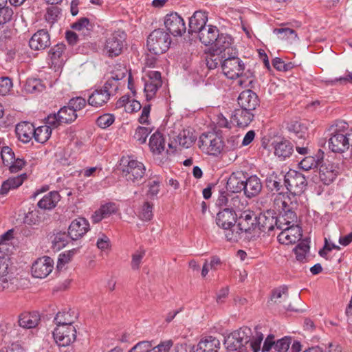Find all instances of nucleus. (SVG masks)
<instances>
[{
	"label": "nucleus",
	"mask_w": 352,
	"mask_h": 352,
	"mask_svg": "<svg viewBox=\"0 0 352 352\" xmlns=\"http://www.w3.org/2000/svg\"><path fill=\"white\" fill-rule=\"evenodd\" d=\"M60 200V195L56 191H52L46 194L38 202V208L45 210H51L54 208L58 201Z\"/></svg>",
	"instance_id": "nucleus-39"
},
{
	"label": "nucleus",
	"mask_w": 352,
	"mask_h": 352,
	"mask_svg": "<svg viewBox=\"0 0 352 352\" xmlns=\"http://www.w3.org/2000/svg\"><path fill=\"white\" fill-rule=\"evenodd\" d=\"M288 298V288L287 286H280L272 291L271 295V301L276 304H283L284 308L288 310H295L292 307L291 305L285 304V300Z\"/></svg>",
	"instance_id": "nucleus-35"
},
{
	"label": "nucleus",
	"mask_w": 352,
	"mask_h": 352,
	"mask_svg": "<svg viewBox=\"0 0 352 352\" xmlns=\"http://www.w3.org/2000/svg\"><path fill=\"white\" fill-rule=\"evenodd\" d=\"M274 32L278 35H280L279 37L281 39H285L287 38H297V34L296 32L293 29L288 28H276L274 30Z\"/></svg>",
	"instance_id": "nucleus-59"
},
{
	"label": "nucleus",
	"mask_w": 352,
	"mask_h": 352,
	"mask_svg": "<svg viewBox=\"0 0 352 352\" xmlns=\"http://www.w3.org/2000/svg\"><path fill=\"white\" fill-rule=\"evenodd\" d=\"M309 250V245L307 240H302L294 249L296 258L298 261H303L307 253Z\"/></svg>",
	"instance_id": "nucleus-48"
},
{
	"label": "nucleus",
	"mask_w": 352,
	"mask_h": 352,
	"mask_svg": "<svg viewBox=\"0 0 352 352\" xmlns=\"http://www.w3.org/2000/svg\"><path fill=\"white\" fill-rule=\"evenodd\" d=\"M272 145L274 155L281 160L289 157L294 151V145L289 140L275 141L272 143Z\"/></svg>",
	"instance_id": "nucleus-25"
},
{
	"label": "nucleus",
	"mask_w": 352,
	"mask_h": 352,
	"mask_svg": "<svg viewBox=\"0 0 352 352\" xmlns=\"http://www.w3.org/2000/svg\"><path fill=\"white\" fill-rule=\"evenodd\" d=\"M245 175L243 172L232 173L226 183L227 190L233 193L241 192L244 190Z\"/></svg>",
	"instance_id": "nucleus-23"
},
{
	"label": "nucleus",
	"mask_w": 352,
	"mask_h": 352,
	"mask_svg": "<svg viewBox=\"0 0 352 352\" xmlns=\"http://www.w3.org/2000/svg\"><path fill=\"white\" fill-rule=\"evenodd\" d=\"M164 139L159 132L154 133L149 140V147L154 153H161L164 150Z\"/></svg>",
	"instance_id": "nucleus-42"
},
{
	"label": "nucleus",
	"mask_w": 352,
	"mask_h": 352,
	"mask_svg": "<svg viewBox=\"0 0 352 352\" xmlns=\"http://www.w3.org/2000/svg\"><path fill=\"white\" fill-rule=\"evenodd\" d=\"M262 189V184L260 179L256 175L245 177L244 185V194L248 198L258 195Z\"/></svg>",
	"instance_id": "nucleus-26"
},
{
	"label": "nucleus",
	"mask_w": 352,
	"mask_h": 352,
	"mask_svg": "<svg viewBox=\"0 0 352 352\" xmlns=\"http://www.w3.org/2000/svg\"><path fill=\"white\" fill-rule=\"evenodd\" d=\"M45 125L34 128V138L35 140L39 143L43 144L46 142L52 135V126L47 124Z\"/></svg>",
	"instance_id": "nucleus-43"
},
{
	"label": "nucleus",
	"mask_w": 352,
	"mask_h": 352,
	"mask_svg": "<svg viewBox=\"0 0 352 352\" xmlns=\"http://www.w3.org/2000/svg\"><path fill=\"white\" fill-rule=\"evenodd\" d=\"M126 40V34L122 31H116L106 40L104 51L109 57L120 55Z\"/></svg>",
	"instance_id": "nucleus-10"
},
{
	"label": "nucleus",
	"mask_w": 352,
	"mask_h": 352,
	"mask_svg": "<svg viewBox=\"0 0 352 352\" xmlns=\"http://www.w3.org/2000/svg\"><path fill=\"white\" fill-rule=\"evenodd\" d=\"M54 268V261L49 256L38 258L32 265V274L34 277L44 278L47 277Z\"/></svg>",
	"instance_id": "nucleus-15"
},
{
	"label": "nucleus",
	"mask_w": 352,
	"mask_h": 352,
	"mask_svg": "<svg viewBox=\"0 0 352 352\" xmlns=\"http://www.w3.org/2000/svg\"><path fill=\"white\" fill-rule=\"evenodd\" d=\"M223 58H221V56L217 55L214 52H213V54L211 55L206 59V65L209 69H214L217 68V67L222 63Z\"/></svg>",
	"instance_id": "nucleus-63"
},
{
	"label": "nucleus",
	"mask_w": 352,
	"mask_h": 352,
	"mask_svg": "<svg viewBox=\"0 0 352 352\" xmlns=\"http://www.w3.org/2000/svg\"><path fill=\"white\" fill-rule=\"evenodd\" d=\"M122 162L124 163L122 168V175L127 181L134 183L142 179L146 171L143 163L129 158L126 160V164H124V160Z\"/></svg>",
	"instance_id": "nucleus-8"
},
{
	"label": "nucleus",
	"mask_w": 352,
	"mask_h": 352,
	"mask_svg": "<svg viewBox=\"0 0 352 352\" xmlns=\"http://www.w3.org/2000/svg\"><path fill=\"white\" fill-rule=\"evenodd\" d=\"M151 132V129L147 127L138 126L135 130L134 138L140 144H144L146 142V138Z\"/></svg>",
	"instance_id": "nucleus-56"
},
{
	"label": "nucleus",
	"mask_w": 352,
	"mask_h": 352,
	"mask_svg": "<svg viewBox=\"0 0 352 352\" xmlns=\"http://www.w3.org/2000/svg\"><path fill=\"white\" fill-rule=\"evenodd\" d=\"M86 104L87 100L82 97L73 98L68 102V105L74 111V113L83 109Z\"/></svg>",
	"instance_id": "nucleus-57"
},
{
	"label": "nucleus",
	"mask_w": 352,
	"mask_h": 352,
	"mask_svg": "<svg viewBox=\"0 0 352 352\" xmlns=\"http://www.w3.org/2000/svg\"><path fill=\"white\" fill-rule=\"evenodd\" d=\"M348 123L338 120L329 128L330 138L328 140L329 149L334 153H344L349 149L346 130Z\"/></svg>",
	"instance_id": "nucleus-3"
},
{
	"label": "nucleus",
	"mask_w": 352,
	"mask_h": 352,
	"mask_svg": "<svg viewBox=\"0 0 352 352\" xmlns=\"http://www.w3.org/2000/svg\"><path fill=\"white\" fill-rule=\"evenodd\" d=\"M250 329L248 327L241 328L231 333L224 339V344L228 350L234 351L250 341Z\"/></svg>",
	"instance_id": "nucleus-7"
},
{
	"label": "nucleus",
	"mask_w": 352,
	"mask_h": 352,
	"mask_svg": "<svg viewBox=\"0 0 352 352\" xmlns=\"http://www.w3.org/2000/svg\"><path fill=\"white\" fill-rule=\"evenodd\" d=\"M89 223L85 218L79 217L72 221L68 235L72 240H77L82 237L89 230Z\"/></svg>",
	"instance_id": "nucleus-20"
},
{
	"label": "nucleus",
	"mask_w": 352,
	"mask_h": 352,
	"mask_svg": "<svg viewBox=\"0 0 352 352\" xmlns=\"http://www.w3.org/2000/svg\"><path fill=\"white\" fill-rule=\"evenodd\" d=\"M199 148L208 155H217L223 148L221 138L214 132L202 133L198 141Z\"/></svg>",
	"instance_id": "nucleus-6"
},
{
	"label": "nucleus",
	"mask_w": 352,
	"mask_h": 352,
	"mask_svg": "<svg viewBox=\"0 0 352 352\" xmlns=\"http://www.w3.org/2000/svg\"><path fill=\"white\" fill-rule=\"evenodd\" d=\"M256 215L251 210L243 211L238 219V223L236 229L240 232V239L241 234L251 233L257 228Z\"/></svg>",
	"instance_id": "nucleus-14"
},
{
	"label": "nucleus",
	"mask_w": 352,
	"mask_h": 352,
	"mask_svg": "<svg viewBox=\"0 0 352 352\" xmlns=\"http://www.w3.org/2000/svg\"><path fill=\"white\" fill-rule=\"evenodd\" d=\"M289 131L293 132L300 140L304 139L307 133V129L299 122H292L288 126Z\"/></svg>",
	"instance_id": "nucleus-53"
},
{
	"label": "nucleus",
	"mask_w": 352,
	"mask_h": 352,
	"mask_svg": "<svg viewBox=\"0 0 352 352\" xmlns=\"http://www.w3.org/2000/svg\"><path fill=\"white\" fill-rule=\"evenodd\" d=\"M219 35L218 28L216 26L209 25L200 31L199 38L204 45H213Z\"/></svg>",
	"instance_id": "nucleus-32"
},
{
	"label": "nucleus",
	"mask_w": 352,
	"mask_h": 352,
	"mask_svg": "<svg viewBox=\"0 0 352 352\" xmlns=\"http://www.w3.org/2000/svg\"><path fill=\"white\" fill-rule=\"evenodd\" d=\"M274 204L280 213L289 209H293L297 205L295 204L294 199L291 197L290 195L285 196L283 192H277L274 199Z\"/></svg>",
	"instance_id": "nucleus-30"
},
{
	"label": "nucleus",
	"mask_w": 352,
	"mask_h": 352,
	"mask_svg": "<svg viewBox=\"0 0 352 352\" xmlns=\"http://www.w3.org/2000/svg\"><path fill=\"white\" fill-rule=\"evenodd\" d=\"M171 43L169 34L163 29L153 30L147 38L148 50L155 55L166 52Z\"/></svg>",
	"instance_id": "nucleus-4"
},
{
	"label": "nucleus",
	"mask_w": 352,
	"mask_h": 352,
	"mask_svg": "<svg viewBox=\"0 0 352 352\" xmlns=\"http://www.w3.org/2000/svg\"><path fill=\"white\" fill-rule=\"evenodd\" d=\"M77 316L75 314L74 311L69 309V311H59L55 318L54 320L57 327L58 326H67L72 325L74 322V320L76 319Z\"/></svg>",
	"instance_id": "nucleus-41"
},
{
	"label": "nucleus",
	"mask_w": 352,
	"mask_h": 352,
	"mask_svg": "<svg viewBox=\"0 0 352 352\" xmlns=\"http://www.w3.org/2000/svg\"><path fill=\"white\" fill-rule=\"evenodd\" d=\"M118 208L116 204L107 203L100 206V208L96 210L91 217L92 221L94 223H98L102 219L109 217L112 214L116 212Z\"/></svg>",
	"instance_id": "nucleus-36"
},
{
	"label": "nucleus",
	"mask_w": 352,
	"mask_h": 352,
	"mask_svg": "<svg viewBox=\"0 0 352 352\" xmlns=\"http://www.w3.org/2000/svg\"><path fill=\"white\" fill-rule=\"evenodd\" d=\"M322 159H320L318 157L316 159L314 157L311 155H308L305 157L300 162H299V167L300 168L305 170H309L314 168L318 167L320 164V160Z\"/></svg>",
	"instance_id": "nucleus-47"
},
{
	"label": "nucleus",
	"mask_w": 352,
	"mask_h": 352,
	"mask_svg": "<svg viewBox=\"0 0 352 352\" xmlns=\"http://www.w3.org/2000/svg\"><path fill=\"white\" fill-rule=\"evenodd\" d=\"M161 183V179L156 177L153 179L150 180L148 184V195L151 197H154L157 195L160 191V184Z\"/></svg>",
	"instance_id": "nucleus-61"
},
{
	"label": "nucleus",
	"mask_w": 352,
	"mask_h": 352,
	"mask_svg": "<svg viewBox=\"0 0 352 352\" xmlns=\"http://www.w3.org/2000/svg\"><path fill=\"white\" fill-rule=\"evenodd\" d=\"M28 175L26 173H22L16 177H10L4 181L0 189V194L6 195L10 190H14L21 186L23 183L27 179Z\"/></svg>",
	"instance_id": "nucleus-29"
},
{
	"label": "nucleus",
	"mask_w": 352,
	"mask_h": 352,
	"mask_svg": "<svg viewBox=\"0 0 352 352\" xmlns=\"http://www.w3.org/2000/svg\"><path fill=\"white\" fill-rule=\"evenodd\" d=\"M293 209H289L287 210L282 212L279 217H276L277 220V229L283 230L285 227H289L297 224V215L292 210Z\"/></svg>",
	"instance_id": "nucleus-34"
},
{
	"label": "nucleus",
	"mask_w": 352,
	"mask_h": 352,
	"mask_svg": "<svg viewBox=\"0 0 352 352\" xmlns=\"http://www.w3.org/2000/svg\"><path fill=\"white\" fill-rule=\"evenodd\" d=\"M164 23L167 31L174 36H181L186 31L184 19L177 12L167 14Z\"/></svg>",
	"instance_id": "nucleus-12"
},
{
	"label": "nucleus",
	"mask_w": 352,
	"mask_h": 352,
	"mask_svg": "<svg viewBox=\"0 0 352 352\" xmlns=\"http://www.w3.org/2000/svg\"><path fill=\"white\" fill-rule=\"evenodd\" d=\"M56 343L60 346H67L76 338V329L73 325L58 326L53 331Z\"/></svg>",
	"instance_id": "nucleus-11"
},
{
	"label": "nucleus",
	"mask_w": 352,
	"mask_h": 352,
	"mask_svg": "<svg viewBox=\"0 0 352 352\" xmlns=\"http://www.w3.org/2000/svg\"><path fill=\"white\" fill-rule=\"evenodd\" d=\"M238 104L241 108L252 111L259 105V99L256 94L250 89L242 91L238 97Z\"/></svg>",
	"instance_id": "nucleus-19"
},
{
	"label": "nucleus",
	"mask_w": 352,
	"mask_h": 352,
	"mask_svg": "<svg viewBox=\"0 0 352 352\" xmlns=\"http://www.w3.org/2000/svg\"><path fill=\"white\" fill-rule=\"evenodd\" d=\"M254 118L252 111L243 108L235 109L231 116V122L235 123L238 126L245 127L249 125Z\"/></svg>",
	"instance_id": "nucleus-27"
},
{
	"label": "nucleus",
	"mask_w": 352,
	"mask_h": 352,
	"mask_svg": "<svg viewBox=\"0 0 352 352\" xmlns=\"http://www.w3.org/2000/svg\"><path fill=\"white\" fill-rule=\"evenodd\" d=\"M257 228L264 233L270 235L272 232L277 229V220H276L275 213L273 211L267 210L261 213L258 217L256 216Z\"/></svg>",
	"instance_id": "nucleus-17"
},
{
	"label": "nucleus",
	"mask_w": 352,
	"mask_h": 352,
	"mask_svg": "<svg viewBox=\"0 0 352 352\" xmlns=\"http://www.w3.org/2000/svg\"><path fill=\"white\" fill-rule=\"evenodd\" d=\"M115 121V116L111 113H104L96 120L97 125L102 129H107Z\"/></svg>",
	"instance_id": "nucleus-54"
},
{
	"label": "nucleus",
	"mask_w": 352,
	"mask_h": 352,
	"mask_svg": "<svg viewBox=\"0 0 352 352\" xmlns=\"http://www.w3.org/2000/svg\"><path fill=\"white\" fill-rule=\"evenodd\" d=\"M14 17L13 9L7 5L0 8V25L10 22Z\"/></svg>",
	"instance_id": "nucleus-51"
},
{
	"label": "nucleus",
	"mask_w": 352,
	"mask_h": 352,
	"mask_svg": "<svg viewBox=\"0 0 352 352\" xmlns=\"http://www.w3.org/2000/svg\"><path fill=\"white\" fill-rule=\"evenodd\" d=\"M221 68L224 75L230 79L241 78L238 81L239 85L243 87H249L252 83V73L248 71L243 76L245 69V64L237 56V54H233L232 56H226L223 58Z\"/></svg>",
	"instance_id": "nucleus-1"
},
{
	"label": "nucleus",
	"mask_w": 352,
	"mask_h": 352,
	"mask_svg": "<svg viewBox=\"0 0 352 352\" xmlns=\"http://www.w3.org/2000/svg\"><path fill=\"white\" fill-rule=\"evenodd\" d=\"M162 81L161 73L152 71L148 74V78L145 80L144 93L146 100H151L155 96L157 91L162 86Z\"/></svg>",
	"instance_id": "nucleus-16"
},
{
	"label": "nucleus",
	"mask_w": 352,
	"mask_h": 352,
	"mask_svg": "<svg viewBox=\"0 0 352 352\" xmlns=\"http://www.w3.org/2000/svg\"><path fill=\"white\" fill-rule=\"evenodd\" d=\"M66 46L63 43H58L52 47L49 52V57L52 64L56 66H60L64 62L63 54L65 51Z\"/></svg>",
	"instance_id": "nucleus-38"
},
{
	"label": "nucleus",
	"mask_w": 352,
	"mask_h": 352,
	"mask_svg": "<svg viewBox=\"0 0 352 352\" xmlns=\"http://www.w3.org/2000/svg\"><path fill=\"white\" fill-rule=\"evenodd\" d=\"M173 345V342L171 340H165L153 346L151 352H168Z\"/></svg>",
	"instance_id": "nucleus-64"
},
{
	"label": "nucleus",
	"mask_w": 352,
	"mask_h": 352,
	"mask_svg": "<svg viewBox=\"0 0 352 352\" xmlns=\"http://www.w3.org/2000/svg\"><path fill=\"white\" fill-rule=\"evenodd\" d=\"M1 157L5 166H8L14 160L15 155L12 148L8 146H3L1 149Z\"/></svg>",
	"instance_id": "nucleus-55"
},
{
	"label": "nucleus",
	"mask_w": 352,
	"mask_h": 352,
	"mask_svg": "<svg viewBox=\"0 0 352 352\" xmlns=\"http://www.w3.org/2000/svg\"><path fill=\"white\" fill-rule=\"evenodd\" d=\"M291 344V338L289 337H285L278 340L275 342L274 349L278 352H286Z\"/></svg>",
	"instance_id": "nucleus-60"
},
{
	"label": "nucleus",
	"mask_w": 352,
	"mask_h": 352,
	"mask_svg": "<svg viewBox=\"0 0 352 352\" xmlns=\"http://www.w3.org/2000/svg\"><path fill=\"white\" fill-rule=\"evenodd\" d=\"M24 89L27 93L35 94L43 91L45 89V85L40 79L29 78L25 82Z\"/></svg>",
	"instance_id": "nucleus-45"
},
{
	"label": "nucleus",
	"mask_w": 352,
	"mask_h": 352,
	"mask_svg": "<svg viewBox=\"0 0 352 352\" xmlns=\"http://www.w3.org/2000/svg\"><path fill=\"white\" fill-rule=\"evenodd\" d=\"M110 99V94L107 90L101 88L95 89L89 96L87 102L94 107H101L108 102Z\"/></svg>",
	"instance_id": "nucleus-28"
},
{
	"label": "nucleus",
	"mask_w": 352,
	"mask_h": 352,
	"mask_svg": "<svg viewBox=\"0 0 352 352\" xmlns=\"http://www.w3.org/2000/svg\"><path fill=\"white\" fill-rule=\"evenodd\" d=\"M15 278L12 276H0V292L5 289L14 291L16 287L15 285Z\"/></svg>",
	"instance_id": "nucleus-52"
},
{
	"label": "nucleus",
	"mask_w": 352,
	"mask_h": 352,
	"mask_svg": "<svg viewBox=\"0 0 352 352\" xmlns=\"http://www.w3.org/2000/svg\"><path fill=\"white\" fill-rule=\"evenodd\" d=\"M34 126L32 124L23 122L16 126L15 132L19 140L23 142H29L34 136Z\"/></svg>",
	"instance_id": "nucleus-31"
},
{
	"label": "nucleus",
	"mask_w": 352,
	"mask_h": 352,
	"mask_svg": "<svg viewBox=\"0 0 352 352\" xmlns=\"http://www.w3.org/2000/svg\"><path fill=\"white\" fill-rule=\"evenodd\" d=\"M39 320V315L36 312H26L20 316L19 324L23 328L31 329L36 327Z\"/></svg>",
	"instance_id": "nucleus-40"
},
{
	"label": "nucleus",
	"mask_w": 352,
	"mask_h": 352,
	"mask_svg": "<svg viewBox=\"0 0 352 352\" xmlns=\"http://www.w3.org/2000/svg\"><path fill=\"white\" fill-rule=\"evenodd\" d=\"M50 36L47 31L40 30L33 34L29 45L34 50H42L50 45Z\"/></svg>",
	"instance_id": "nucleus-21"
},
{
	"label": "nucleus",
	"mask_w": 352,
	"mask_h": 352,
	"mask_svg": "<svg viewBox=\"0 0 352 352\" xmlns=\"http://www.w3.org/2000/svg\"><path fill=\"white\" fill-rule=\"evenodd\" d=\"M68 236L69 235L65 232H58L55 234L52 241L53 248L60 250L65 247L68 242Z\"/></svg>",
	"instance_id": "nucleus-49"
},
{
	"label": "nucleus",
	"mask_w": 352,
	"mask_h": 352,
	"mask_svg": "<svg viewBox=\"0 0 352 352\" xmlns=\"http://www.w3.org/2000/svg\"><path fill=\"white\" fill-rule=\"evenodd\" d=\"M285 175L283 173H278L275 171L268 173L265 179V184L267 188L270 191H275L276 192H282L283 186L281 184L283 179L284 180Z\"/></svg>",
	"instance_id": "nucleus-33"
},
{
	"label": "nucleus",
	"mask_w": 352,
	"mask_h": 352,
	"mask_svg": "<svg viewBox=\"0 0 352 352\" xmlns=\"http://www.w3.org/2000/svg\"><path fill=\"white\" fill-rule=\"evenodd\" d=\"M78 116L74 111L67 106H65L59 109L56 113L50 114L46 118V123L57 128L63 124H70L75 121Z\"/></svg>",
	"instance_id": "nucleus-9"
},
{
	"label": "nucleus",
	"mask_w": 352,
	"mask_h": 352,
	"mask_svg": "<svg viewBox=\"0 0 352 352\" xmlns=\"http://www.w3.org/2000/svg\"><path fill=\"white\" fill-rule=\"evenodd\" d=\"M284 184L297 204L296 197L303 193L307 185L305 177L296 170H290L284 176Z\"/></svg>",
	"instance_id": "nucleus-5"
},
{
	"label": "nucleus",
	"mask_w": 352,
	"mask_h": 352,
	"mask_svg": "<svg viewBox=\"0 0 352 352\" xmlns=\"http://www.w3.org/2000/svg\"><path fill=\"white\" fill-rule=\"evenodd\" d=\"M338 173V166L330 162H325L320 166L319 177L325 185L331 184L336 178Z\"/></svg>",
	"instance_id": "nucleus-22"
},
{
	"label": "nucleus",
	"mask_w": 352,
	"mask_h": 352,
	"mask_svg": "<svg viewBox=\"0 0 352 352\" xmlns=\"http://www.w3.org/2000/svg\"><path fill=\"white\" fill-rule=\"evenodd\" d=\"M12 87V82L8 77L0 78V95L6 96Z\"/></svg>",
	"instance_id": "nucleus-62"
},
{
	"label": "nucleus",
	"mask_w": 352,
	"mask_h": 352,
	"mask_svg": "<svg viewBox=\"0 0 352 352\" xmlns=\"http://www.w3.org/2000/svg\"><path fill=\"white\" fill-rule=\"evenodd\" d=\"M302 237V228L297 224L285 227L278 235V240L283 244H292L298 241Z\"/></svg>",
	"instance_id": "nucleus-18"
},
{
	"label": "nucleus",
	"mask_w": 352,
	"mask_h": 352,
	"mask_svg": "<svg viewBox=\"0 0 352 352\" xmlns=\"http://www.w3.org/2000/svg\"><path fill=\"white\" fill-rule=\"evenodd\" d=\"M146 255V250L140 247L131 254V267L134 271L140 269L143 258Z\"/></svg>",
	"instance_id": "nucleus-46"
},
{
	"label": "nucleus",
	"mask_w": 352,
	"mask_h": 352,
	"mask_svg": "<svg viewBox=\"0 0 352 352\" xmlns=\"http://www.w3.org/2000/svg\"><path fill=\"white\" fill-rule=\"evenodd\" d=\"M236 214L232 208H226L220 210L216 216V223L225 231L228 241L236 242L240 239V232L236 230Z\"/></svg>",
	"instance_id": "nucleus-2"
},
{
	"label": "nucleus",
	"mask_w": 352,
	"mask_h": 352,
	"mask_svg": "<svg viewBox=\"0 0 352 352\" xmlns=\"http://www.w3.org/2000/svg\"><path fill=\"white\" fill-rule=\"evenodd\" d=\"M152 349L151 342L142 341L137 343L128 352H151Z\"/></svg>",
	"instance_id": "nucleus-58"
},
{
	"label": "nucleus",
	"mask_w": 352,
	"mask_h": 352,
	"mask_svg": "<svg viewBox=\"0 0 352 352\" xmlns=\"http://www.w3.org/2000/svg\"><path fill=\"white\" fill-rule=\"evenodd\" d=\"M153 204L145 201L138 212L139 218L142 221H150L153 216Z\"/></svg>",
	"instance_id": "nucleus-50"
},
{
	"label": "nucleus",
	"mask_w": 352,
	"mask_h": 352,
	"mask_svg": "<svg viewBox=\"0 0 352 352\" xmlns=\"http://www.w3.org/2000/svg\"><path fill=\"white\" fill-rule=\"evenodd\" d=\"M219 346V340L212 336H209L199 342L196 352H218Z\"/></svg>",
	"instance_id": "nucleus-37"
},
{
	"label": "nucleus",
	"mask_w": 352,
	"mask_h": 352,
	"mask_svg": "<svg viewBox=\"0 0 352 352\" xmlns=\"http://www.w3.org/2000/svg\"><path fill=\"white\" fill-rule=\"evenodd\" d=\"M196 137L190 130L182 131L177 137V142L184 148H189L195 141Z\"/></svg>",
	"instance_id": "nucleus-44"
},
{
	"label": "nucleus",
	"mask_w": 352,
	"mask_h": 352,
	"mask_svg": "<svg viewBox=\"0 0 352 352\" xmlns=\"http://www.w3.org/2000/svg\"><path fill=\"white\" fill-rule=\"evenodd\" d=\"M208 21V16L206 12L201 11H196L193 15L189 19L188 32L199 33L202 29L205 28Z\"/></svg>",
	"instance_id": "nucleus-24"
},
{
	"label": "nucleus",
	"mask_w": 352,
	"mask_h": 352,
	"mask_svg": "<svg viewBox=\"0 0 352 352\" xmlns=\"http://www.w3.org/2000/svg\"><path fill=\"white\" fill-rule=\"evenodd\" d=\"M232 38L230 36L223 33L219 34L212 45V50L217 55L221 56V58L237 54L236 50L232 47Z\"/></svg>",
	"instance_id": "nucleus-13"
}]
</instances>
